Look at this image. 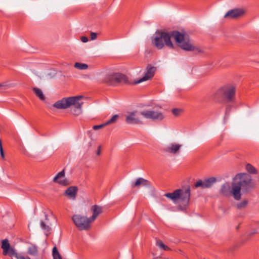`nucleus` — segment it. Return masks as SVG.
I'll return each mask as SVG.
<instances>
[{"instance_id":"obj_1","label":"nucleus","mask_w":259,"mask_h":259,"mask_svg":"<svg viewBox=\"0 0 259 259\" xmlns=\"http://www.w3.org/2000/svg\"><path fill=\"white\" fill-rule=\"evenodd\" d=\"M171 37L174 38L177 46L183 50L201 52L200 48L195 46L192 41L178 31H172L168 32L157 31L152 38V43L158 49H163L164 46L168 48L173 49L174 45L171 40Z\"/></svg>"},{"instance_id":"obj_2","label":"nucleus","mask_w":259,"mask_h":259,"mask_svg":"<svg viewBox=\"0 0 259 259\" xmlns=\"http://www.w3.org/2000/svg\"><path fill=\"white\" fill-rule=\"evenodd\" d=\"M254 187L251 177L246 173L237 174L231 185V193L236 200L241 199V190L243 192H247Z\"/></svg>"},{"instance_id":"obj_3","label":"nucleus","mask_w":259,"mask_h":259,"mask_svg":"<svg viewBox=\"0 0 259 259\" xmlns=\"http://www.w3.org/2000/svg\"><path fill=\"white\" fill-rule=\"evenodd\" d=\"M83 98L82 96L63 98L55 103L53 106L59 109L71 107V113L74 116H78L82 112V105L83 102L81 100Z\"/></svg>"},{"instance_id":"obj_4","label":"nucleus","mask_w":259,"mask_h":259,"mask_svg":"<svg viewBox=\"0 0 259 259\" xmlns=\"http://www.w3.org/2000/svg\"><path fill=\"white\" fill-rule=\"evenodd\" d=\"M164 196L171 200L175 203L179 204V210H183L188 205L190 198V188L188 187L185 190L179 189L172 193H167Z\"/></svg>"},{"instance_id":"obj_5","label":"nucleus","mask_w":259,"mask_h":259,"mask_svg":"<svg viewBox=\"0 0 259 259\" xmlns=\"http://www.w3.org/2000/svg\"><path fill=\"white\" fill-rule=\"evenodd\" d=\"M234 85L228 84L219 89L213 95V98L218 101H225L227 102L233 101L235 94Z\"/></svg>"},{"instance_id":"obj_6","label":"nucleus","mask_w":259,"mask_h":259,"mask_svg":"<svg viewBox=\"0 0 259 259\" xmlns=\"http://www.w3.org/2000/svg\"><path fill=\"white\" fill-rule=\"evenodd\" d=\"M105 81L110 85H115L117 83H130L126 76L119 73L107 75L105 78Z\"/></svg>"},{"instance_id":"obj_7","label":"nucleus","mask_w":259,"mask_h":259,"mask_svg":"<svg viewBox=\"0 0 259 259\" xmlns=\"http://www.w3.org/2000/svg\"><path fill=\"white\" fill-rule=\"evenodd\" d=\"M72 220L79 230H88L90 228L92 221L85 216L74 214L72 217Z\"/></svg>"},{"instance_id":"obj_8","label":"nucleus","mask_w":259,"mask_h":259,"mask_svg":"<svg viewBox=\"0 0 259 259\" xmlns=\"http://www.w3.org/2000/svg\"><path fill=\"white\" fill-rule=\"evenodd\" d=\"M140 114L145 118L153 121H161L165 117L164 114L159 110H144Z\"/></svg>"},{"instance_id":"obj_9","label":"nucleus","mask_w":259,"mask_h":259,"mask_svg":"<svg viewBox=\"0 0 259 259\" xmlns=\"http://www.w3.org/2000/svg\"><path fill=\"white\" fill-rule=\"evenodd\" d=\"M140 112L137 110L128 112L125 115V122L130 124H142L143 121L140 118Z\"/></svg>"},{"instance_id":"obj_10","label":"nucleus","mask_w":259,"mask_h":259,"mask_svg":"<svg viewBox=\"0 0 259 259\" xmlns=\"http://www.w3.org/2000/svg\"><path fill=\"white\" fill-rule=\"evenodd\" d=\"M146 71L144 74V76L140 78L139 80L136 81L135 82V84L140 83L143 81H145L151 79L155 74L156 68V67L152 66L151 64H149L146 67Z\"/></svg>"},{"instance_id":"obj_11","label":"nucleus","mask_w":259,"mask_h":259,"mask_svg":"<svg viewBox=\"0 0 259 259\" xmlns=\"http://www.w3.org/2000/svg\"><path fill=\"white\" fill-rule=\"evenodd\" d=\"M1 247L3 250V254L4 255H9L12 256L16 254L15 249L11 247L9 241L7 239L2 240Z\"/></svg>"},{"instance_id":"obj_12","label":"nucleus","mask_w":259,"mask_h":259,"mask_svg":"<svg viewBox=\"0 0 259 259\" xmlns=\"http://www.w3.org/2000/svg\"><path fill=\"white\" fill-rule=\"evenodd\" d=\"M245 11L242 9H234L229 11L225 15V18L229 17L231 19H236L242 16Z\"/></svg>"},{"instance_id":"obj_13","label":"nucleus","mask_w":259,"mask_h":259,"mask_svg":"<svg viewBox=\"0 0 259 259\" xmlns=\"http://www.w3.org/2000/svg\"><path fill=\"white\" fill-rule=\"evenodd\" d=\"M64 177L65 171L63 169L61 171L58 172L57 175L54 177L53 182L55 183H57L62 186H67L69 185V183L66 179H64Z\"/></svg>"},{"instance_id":"obj_14","label":"nucleus","mask_w":259,"mask_h":259,"mask_svg":"<svg viewBox=\"0 0 259 259\" xmlns=\"http://www.w3.org/2000/svg\"><path fill=\"white\" fill-rule=\"evenodd\" d=\"M77 188L76 187L72 186L69 187L65 192V194L70 199L75 200L76 198Z\"/></svg>"},{"instance_id":"obj_15","label":"nucleus","mask_w":259,"mask_h":259,"mask_svg":"<svg viewBox=\"0 0 259 259\" xmlns=\"http://www.w3.org/2000/svg\"><path fill=\"white\" fill-rule=\"evenodd\" d=\"M181 145L178 144H171L164 149V151L171 153L176 154L179 151Z\"/></svg>"},{"instance_id":"obj_16","label":"nucleus","mask_w":259,"mask_h":259,"mask_svg":"<svg viewBox=\"0 0 259 259\" xmlns=\"http://www.w3.org/2000/svg\"><path fill=\"white\" fill-rule=\"evenodd\" d=\"M91 209L93 212V215L92 216V217L90 218V219L91 221H92V222H93V221H94L96 220V219L98 217V216L100 213H102V208L101 207H100L98 205H95L92 207Z\"/></svg>"},{"instance_id":"obj_17","label":"nucleus","mask_w":259,"mask_h":259,"mask_svg":"<svg viewBox=\"0 0 259 259\" xmlns=\"http://www.w3.org/2000/svg\"><path fill=\"white\" fill-rule=\"evenodd\" d=\"M150 182L142 178H140L137 179L135 183L133 185V187H139L140 186H142L144 187H149L150 186Z\"/></svg>"},{"instance_id":"obj_18","label":"nucleus","mask_w":259,"mask_h":259,"mask_svg":"<svg viewBox=\"0 0 259 259\" xmlns=\"http://www.w3.org/2000/svg\"><path fill=\"white\" fill-rule=\"evenodd\" d=\"M220 193L224 196H228L230 194H232L231 188L229 184L225 183L223 185L220 190Z\"/></svg>"},{"instance_id":"obj_19","label":"nucleus","mask_w":259,"mask_h":259,"mask_svg":"<svg viewBox=\"0 0 259 259\" xmlns=\"http://www.w3.org/2000/svg\"><path fill=\"white\" fill-rule=\"evenodd\" d=\"M216 182V179L214 177H211L203 181L204 188H209Z\"/></svg>"},{"instance_id":"obj_20","label":"nucleus","mask_w":259,"mask_h":259,"mask_svg":"<svg viewBox=\"0 0 259 259\" xmlns=\"http://www.w3.org/2000/svg\"><path fill=\"white\" fill-rule=\"evenodd\" d=\"M33 91L34 94H35V95L38 98H39L40 100H41L42 101L45 100V97L44 95L43 94L42 92L39 89L34 88L33 89Z\"/></svg>"},{"instance_id":"obj_21","label":"nucleus","mask_w":259,"mask_h":259,"mask_svg":"<svg viewBox=\"0 0 259 259\" xmlns=\"http://www.w3.org/2000/svg\"><path fill=\"white\" fill-rule=\"evenodd\" d=\"M38 252L37 247L34 245H32L28 248V253L30 255H35Z\"/></svg>"},{"instance_id":"obj_22","label":"nucleus","mask_w":259,"mask_h":259,"mask_svg":"<svg viewBox=\"0 0 259 259\" xmlns=\"http://www.w3.org/2000/svg\"><path fill=\"white\" fill-rule=\"evenodd\" d=\"M74 67L79 70H85L89 66L87 64L76 62L74 64Z\"/></svg>"},{"instance_id":"obj_23","label":"nucleus","mask_w":259,"mask_h":259,"mask_svg":"<svg viewBox=\"0 0 259 259\" xmlns=\"http://www.w3.org/2000/svg\"><path fill=\"white\" fill-rule=\"evenodd\" d=\"M156 245L161 249L165 251L170 250V248L165 245L161 241L158 240L156 241Z\"/></svg>"},{"instance_id":"obj_24","label":"nucleus","mask_w":259,"mask_h":259,"mask_svg":"<svg viewBox=\"0 0 259 259\" xmlns=\"http://www.w3.org/2000/svg\"><path fill=\"white\" fill-rule=\"evenodd\" d=\"M53 259H62L56 246H54L53 248Z\"/></svg>"},{"instance_id":"obj_25","label":"nucleus","mask_w":259,"mask_h":259,"mask_svg":"<svg viewBox=\"0 0 259 259\" xmlns=\"http://www.w3.org/2000/svg\"><path fill=\"white\" fill-rule=\"evenodd\" d=\"M246 169L248 172L250 174H255L257 173V171L255 167L251 164L249 163L246 165Z\"/></svg>"},{"instance_id":"obj_26","label":"nucleus","mask_w":259,"mask_h":259,"mask_svg":"<svg viewBox=\"0 0 259 259\" xmlns=\"http://www.w3.org/2000/svg\"><path fill=\"white\" fill-rule=\"evenodd\" d=\"M248 204L247 200H243L241 202L236 204V206L238 209H241L245 208Z\"/></svg>"},{"instance_id":"obj_27","label":"nucleus","mask_w":259,"mask_h":259,"mask_svg":"<svg viewBox=\"0 0 259 259\" xmlns=\"http://www.w3.org/2000/svg\"><path fill=\"white\" fill-rule=\"evenodd\" d=\"M118 118V115L115 114L113 115L109 120L105 122L106 125L115 123Z\"/></svg>"},{"instance_id":"obj_28","label":"nucleus","mask_w":259,"mask_h":259,"mask_svg":"<svg viewBox=\"0 0 259 259\" xmlns=\"http://www.w3.org/2000/svg\"><path fill=\"white\" fill-rule=\"evenodd\" d=\"M40 226L42 229L46 231L47 232H49L51 230V228L49 227V226L46 224L45 223H44V222H41Z\"/></svg>"},{"instance_id":"obj_29","label":"nucleus","mask_w":259,"mask_h":259,"mask_svg":"<svg viewBox=\"0 0 259 259\" xmlns=\"http://www.w3.org/2000/svg\"><path fill=\"white\" fill-rule=\"evenodd\" d=\"M195 187L196 188L201 187L202 188H204V182H203V181H202L201 180H198L195 183Z\"/></svg>"},{"instance_id":"obj_30","label":"nucleus","mask_w":259,"mask_h":259,"mask_svg":"<svg viewBox=\"0 0 259 259\" xmlns=\"http://www.w3.org/2000/svg\"><path fill=\"white\" fill-rule=\"evenodd\" d=\"M182 110L179 109L175 108L172 110V113L174 115L176 116H178L180 115V113L181 112Z\"/></svg>"},{"instance_id":"obj_31","label":"nucleus","mask_w":259,"mask_h":259,"mask_svg":"<svg viewBox=\"0 0 259 259\" xmlns=\"http://www.w3.org/2000/svg\"><path fill=\"white\" fill-rule=\"evenodd\" d=\"M105 126H106V123H104L102 124L94 125V126L93 127V128L94 130H99V129H101V128H103V127H105Z\"/></svg>"},{"instance_id":"obj_32","label":"nucleus","mask_w":259,"mask_h":259,"mask_svg":"<svg viewBox=\"0 0 259 259\" xmlns=\"http://www.w3.org/2000/svg\"><path fill=\"white\" fill-rule=\"evenodd\" d=\"M97 37V34L95 32H91V40H95Z\"/></svg>"},{"instance_id":"obj_33","label":"nucleus","mask_w":259,"mask_h":259,"mask_svg":"<svg viewBox=\"0 0 259 259\" xmlns=\"http://www.w3.org/2000/svg\"><path fill=\"white\" fill-rule=\"evenodd\" d=\"M13 256H15L17 259H25L24 256L19 255L16 252V254H15Z\"/></svg>"},{"instance_id":"obj_34","label":"nucleus","mask_w":259,"mask_h":259,"mask_svg":"<svg viewBox=\"0 0 259 259\" xmlns=\"http://www.w3.org/2000/svg\"><path fill=\"white\" fill-rule=\"evenodd\" d=\"M0 154H1V156L2 158L3 159H4L5 158V154H4V152L2 146L0 147Z\"/></svg>"},{"instance_id":"obj_35","label":"nucleus","mask_w":259,"mask_h":259,"mask_svg":"<svg viewBox=\"0 0 259 259\" xmlns=\"http://www.w3.org/2000/svg\"><path fill=\"white\" fill-rule=\"evenodd\" d=\"M80 39H81V41L83 42H87L89 40L88 38L84 36H81L80 37Z\"/></svg>"},{"instance_id":"obj_36","label":"nucleus","mask_w":259,"mask_h":259,"mask_svg":"<svg viewBox=\"0 0 259 259\" xmlns=\"http://www.w3.org/2000/svg\"><path fill=\"white\" fill-rule=\"evenodd\" d=\"M230 111V108L229 107H227L225 112V118H226L228 116Z\"/></svg>"},{"instance_id":"obj_37","label":"nucleus","mask_w":259,"mask_h":259,"mask_svg":"<svg viewBox=\"0 0 259 259\" xmlns=\"http://www.w3.org/2000/svg\"><path fill=\"white\" fill-rule=\"evenodd\" d=\"M7 86V85L6 83H5V82L1 83H0V90L4 89L5 87H6Z\"/></svg>"},{"instance_id":"obj_38","label":"nucleus","mask_w":259,"mask_h":259,"mask_svg":"<svg viewBox=\"0 0 259 259\" xmlns=\"http://www.w3.org/2000/svg\"><path fill=\"white\" fill-rule=\"evenodd\" d=\"M100 148H101V146H99L98 147V151H97V155H99L100 154Z\"/></svg>"},{"instance_id":"obj_39","label":"nucleus","mask_w":259,"mask_h":259,"mask_svg":"<svg viewBox=\"0 0 259 259\" xmlns=\"http://www.w3.org/2000/svg\"><path fill=\"white\" fill-rule=\"evenodd\" d=\"M1 146H2V141L0 139V147Z\"/></svg>"},{"instance_id":"obj_40","label":"nucleus","mask_w":259,"mask_h":259,"mask_svg":"<svg viewBox=\"0 0 259 259\" xmlns=\"http://www.w3.org/2000/svg\"><path fill=\"white\" fill-rule=\"evenodd\" d=\"M28 259H30V258H29V257H28Z\"/></svg>"}]
</instances>
